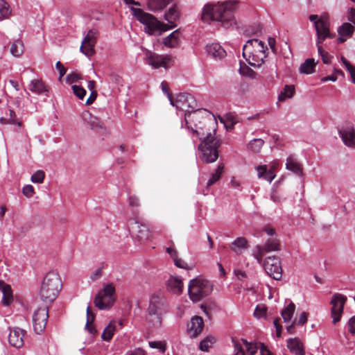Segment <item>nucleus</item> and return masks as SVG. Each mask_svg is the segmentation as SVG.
Instances as JSON below:
<instances>
[{
    "label": "nucleus",
    "instance_id": "1",
    "mask_svg": "<svg viewBox=\"0 0 355 355\" xmlns=\"http://www.w3.org/2000/svg\"><path fill=\"white\" fill-rule=\"evenodd\" d=\"M235 6L236 3L232 1L217 4L206 3L201 10V20L205 23L216 21L225 29L232 28L236 24Z\"/></svg>",
    "mask_w": 355,
    "mask_h": 355
},
{
    "label": "nucleus",
    "instance_id": "48",
    "mask_svg": "<svg viewBox=\"0 0 355 355\" xmlns=\"http://www.w3.org/2000/svg\"><path fill=\"white\" fill-rule=\"evenodd\" d=\"M45 178V174L43 171L38 170L34 173L31 176V181L33 183H42Z\"/></svg>",
    "mask_w": 355,
    "mask_h": 355
},
{
    "label": "nucleus",
    "instance_id": "37",
    "mask_svg": "<svg viewBox=\"0 0 355 355\" xmlns=\"http://www.w3.org/2000/svg\"><path fill=\"white\" fill-rule=\"evenodd\" d=\"M295 310V305L294 303L291 302L286 307H285L281 312L282 318L285 322L291 321L293 313Z\"/></svg>",
    "mask_w": 355,
    "mask_h": 355
},
{
    "label": "nucleus",
    "instance_id": "51",
    "mask_svg": "<svg viewBox=\"0 0 355 355\" xmlns=\"http://www.w3.org/2000/svg\"><path fill=\"white\" fill-rule=\"evenodd\" d=\"M266 311L265 306H257L254 311V316L257 318H261L266 314Z\"/></svg>",
    "mask_w": 355,
    "mask_h": 355
},
{
    "label": "nucleus",
    "instance_id": "19",
    "mask_svg": "<svg viewBox=\"0 0 355 355\" xmlns=\"http://www.w3.org/2000/svg\"><path fill=\"white\" fill-rule=\"evenodd\" d=\"M181 6L179 3H174L164 14V19L169 25L168 30L172 29L176 26L175 21L180 17Z\"/></svg>",
    "mask_w": 355,
    "mask_h": 355
},
{
    "label": "nucleus",
    "instance_id": "50",
    "mask_svg": "<svg viewBox=\"0 0 355 355\" xmlns=\"http://www.w3.org/2000/svg\"><path fill=\"white\" fill-rule=\"evenodd\" d=\"M72 89L73 94L80 99H83L86 95V90L80 86L74 85L72 86Z\"/></svg>",
    "mask_w": 355,
    "mask_h": 355
},
{
    "label": "nucleus",
    "instance_id": "6",
    "mask_svg": "<svg viewBox=\"0 0 355 355\" xmlns=\"http://www.w3.org/2000/svg\"><path fill=\"white\" fill-rule=\"evenodd\" d=\"M132 15L144 26L148 35H161L168 30V25L158 21L153 15L145 12L140 8L130 7Z\"/></svg>",
    "mask_w": 355,
    "mask_h": 355
},
{
    "label": "nucleus",
    "instance_id": "32",
    "mask_svg": "<svg viewBox=\"0 0 355 355\" xmlns=\"http://www.w3.org/2000/svg\"><path fill=\"white\" fill-rule=\"evenodd\" d=\"M230 248L236 254H240L243 250L248 249V241L244 237H239L231 243Z\"/></svg>",
    "mask_w": 355,
    "mask_h": 355
},
{
    "label": "nucleus",
    "instance_id": "25",
    "mask_svg": "<svg viewBox=\"0 0 355 355\" xmlns=\"http://www.w3.org/2000/svg\"><path fill=\"white\" fill-rule=\"evenodd\" d=\"M206 51L208 55L216 60H220L226 56V51L218 43L207 44Z\"/></svg>",
    "mask_w": 355,
    "mask_h": 355
},
{
    "label": "nucleus",
    "instance_id": "15",
    "mask_svg": "<svg viewBox=\"0 0 355 355\" xmlns=\"http://www.w3.org/2000/svg\"><path fill=\"white\" fill-rule=\"evenodd\" d=\"M170 57L167 55H159L149 50L145 51V62L153 68L167 67Z\"/></svg>",
    "mask_w": 355,
    "mask_h": 355
},
{
    "label": "nucleus",
    "instance_id": "26",
    "mask_svg": "<svg viewBox=\"0 0 355 355\" xmlns=\"http://www.w3.org/2000/svg\"><path fill=\"white\" fill-rule=\"evenodd\" d=\"M181 33L177 29L163 39L162 43L168 48H178L181 42Z\"/></svg>",
    "mask_w": 355,
    "mask_h": 355
},
{
    "label": "nucleus",
    "instance_id": "41",
    "mask_svg": "<svg viewBox=\"0 0 355 355\" xmlns=\"http://www.w3.org/2000/svg\"><path fill=\"white\" fill-rule=\"evenodd\" d=\"M224 165L223 164H218L215 172L211 175V178L207 183V187H209L220 178L222 173H223Z\"/></svg>",
    "mask_w": 355,
    "mask_h": 355
},
{
    "label": "nucleus",
    "instance_id": "53",
    "mask_svg": "<svg viewBox=\"0 0 355 355\" xmlns=\"http://www.w3.org/2000/svg\"><path fill=\"white\" fill-rule=\"evenodd\" d=\"M318 53L321 56L322 60L324 64H329L331 62V58L333 57L331 55H329L328 52L322 49V51L320 52H318Z\"/></svg>",
    "mask_w": 355,
    "mask_h": 355
},
{
    "label": "nucleus",
    "instance_id": "46",
    "mask_svg": "<svg viewBox=\"0 0 355 355\" xmlns=\"http://www.w3.org/2000/svg\"><path fill=\"white\" fill-rule=\"evenodd\" d=\"M9 114L10 117L8 119L5 118H1V123L3 124L7 123L11 124H17L19 127H20L21 125V123L20 121H18V120L16 119V114L14 110H9Z\"/></svg>",
    "mask_w": 355,
    "mask_h": 355
},
{
    "label": "nucleus",
    "instance_id": "61",
    "mask_svg": "<svg viewBox=\"0 0 355 355\" xmlns=\"http://www.w3.org/2000/svg\"><path fill=\"white\" fill-rule=\"evenodd\" d=\"M261 355H274L268 347L262 343H258Z\"/></svg>",
    "mask_w": 355,
    "mask_h": 355
},
{
    "label": "nucleus",
    "instance_id": "58",
    "mask_svg": "<svg viewBox=\"0 0 355 355\" xmlns=\"http://www.w3.org/2000/svg\"><path fill=\"white\" fill-rule=\"evenodd\" d=\"M166 252L171 256L173 260L178 256V252L173 243L166 248Z\"/></svg>",
    "mask_w": 355,
    "mask_h": 355
},
{
    "label": "nucleus",
    "instance_id": "18",
    "mask_svg": "<svg viewBox=\"0 0 355 355\" xmlns=\"http://www.w3.org/2000/svg\"><path fill=\"white\" fill-rule=\"evenodd\" d=\"M338 133L343 143L348 147L355 146V130L353 126L347 125L338 130Z\"/></svg>",
    "mask_w": 355,
    "mask_h": 355
},
{
    "label": "nucleus",
    "instance_id": "28",
    "mask_svg": "<svg viewBox=\"0 0 355 355\" xmlns=\"http://www.w3.org/2000/svg\"><path fill=\"white\" fill-rule=\"evenodd\" d=\"M0 291L3 294L2 304L4 306H9L13 301V295L11 286L0 280Z\"/></svg>",
    "mask_w": 355,
    "mask_h": 355
},
{
    "label": "nucleus",
    "instance_id": "35",
    "mask_svg": "<svg viewBox=\"0 0 355 355\" xmlns=\"http://www.w3.org/2000/svg\"><path fill=\"white\" fill-rule=\"evenodd\" d=\"M257 170L258 173V177L259 178H263L271 182L275 178V174L274 172L271 170H267V166L266 165L258 166Z\"/></svg>",
    "mask_w": 355,
    "mask_h": 355
},
{
    "label": "nucleus",
    "instance_id": "20",
    "mask_svg": "<svg viewBox=\"0 0 355 355\" xmlns=\"http://www.w3.org/2000/svg\"><path fill=\"white\" fill-rule=\"evenodd\" d=\"M81 117L85 126L91 130H97L103 128L101 121L89 111H83Z\"/></svg>",
    "mask_w": 355,
    "mask_h": 355
},
{
    "label": "nucleus",
    "instance_id": "24",
    "mask_svg": "<svg viewBox=\"0 0 355 355\" xmlns=\"http://www.w3.org/2000/svg\"><path fill=\"white\" fill-rule=\"evenodd\" d=\"M354 31V27L349 23H343L338 28V33L339 37L337 39L338 43L345 42L347 38L352 36Z\"/></svg>",
    "mask_w": 355,
    "mask_h": 355
},
{
    "label": "nucleus",
    "instance_id": "34",
    "mask_svg": "<svg viewBox=\"0 0 355 355\" xmlns=\"http://www.w3.org/2000/svg\"><path fill=\"white\" fill-rule=\"evenodd\" d=\"M316 63L313 58L306 59L300 67V72L302 73L311 74L315 71Z\"/></svg>",
    "mask_w": 355,
    "mask_h": 355
},
{
    "label": "nucleus",
    "instance_id": "2",
    "mask_svg": "<svg viewBox=\"0 0 355 355\" xmlns=\"http://www.w3.org/2000/svg\"><path fill=\"white\" fill-rule=\"evenodd\" d=\"M195 128L191 127L192 131L196 134L201 143L198 146L200 151V159L205 163H213L218 157V148L220 146V141L216 137V130L212 132H205L204 129L197 123L194 124Z\"/></svg>",
    "mask_w": 355,
    "mask_h": 355
},
{
    "label": "nucleus",
    "instance_id": "23",
    "mask_svg": "<svg viewBox=\"0 0 355 355\" xmlns=\"http://www.w3.org/2000/svg\"><path fill=\"white\" fill-rule=\"evenodd\" d=\"M287 347L294 355H305V347L303 342L298 338H289L287 340Z\"/></svg>",
    "mask_w": 355,
    "mask_h": 355
},
{
    "label": "nucleus",
    "instance_id": "11",
    "mask_svg": "<svg viewBox=\"0 0 355 355\" xmlns=\"http://www.w3.org/2000/svg\"><path fill=\"white\" fill-rule=\"evenodd\" d=\"M263 266L266 273L275 280H280L282 277V268L280 259L275 257H268L263 262Z\"/></svg>",
    "mask_w": 355,
    "mask_h": 355
},
{
    "label": "nucleus",
    "instance_id": "5",
    "mask_svg": "<svg viewBox=\"0 0 355 355\" xmlns=\"http://www.w3.org/2000/svg\"><path fill=\"white\" fill-rule=\"evenodd\" d=\"M62 288L59 275L55 272H48L41 284L40 295L46 303L53 302L58 295Z\"/></svg>",
    "mask_w": 355,
    "mask_h": 355
},
{
    "label": "nucleus",
    "instance_id": "39",
    "mask_svg": "<svg viewBox=\"0 0 355 355\" xmlns=\"http://www.w3.org/2000/svg\"><path fill=\"white\" fill-rule=\"evenodd\" d=\"M220 121L223 123L227 129H232L238 123L236 117L232 113L227 114L223 118L220 117Z\"/></svg>",
    "mask_w": 355,
    "mask_h": 355
},
{
    "label": "nucleus",
    "instance_id": "16",
    "mask_svg": "<svg viewBox=\"0 0 355 355\" xmlns=\"http://www.w3.org/2000/svg\"><path fill=\"white\" fill-rule=\"evenodd\" d=\"M147 310L164 315L168 311L167 302L164 296L153 294L150 296Z\"/></svg>",
    "mask_w": 355,
    "mask_h": 355
},
{
    "label": "nucleus",
    "instance_id": "42",
    "mask_svg": "<svg viewBox=\"0 0 355 355\" xmlns=\"http://www.w3.org/2000/svg\"><path fill=\"white\" fill-rule=\"evenodd\" d=\"M295 87L293 85H286L284 90L279 94L278 100L284 101L287 98H291L293 96Z\"/></svg>",
    "mask_w": 355,
    "mask_h": 355
},
{
    "label": "nucleus",
    "instance_id": "43",
    "mask_svg": "<svg viewBox=\"0 0 355 355\" xmlns=\"http://www.w3.org/2000/svg\"><path fill=\"white\" fill-rule=\"evenodd\" d=\"M95 318L94 314L91 311L90 306H88L87 308V322L85 324V328L88 329L89 332L92 334H94L96 332V330L89 326V324L93 322Z\"/></svg>",
    "mask_w": 355,
    "mask_h": 355
},
{
    "label": "nucleus",
    "instance_id": "21",
    "mask_svg": "<svg viewBox=\"0 0 355 355\" xmlns=\"http://www.w3.org/2000/svg\"><path fill=\"white\" fill-rule=\"evenodd\" d=\"M315 28L316 34L324 35L329 36V38H334L335 37V34L330 32L329 18L325 15L320 17L319 21L315 24Z\"/></svg>",
    "mask_w": 355,
    "mask_h": 355
},
{
    "label": "nucleus",
    "instance_id": "7",
    "mask_svg": "<svg viewBox=\"0 0 355 355\" xmlns=\"http://www.w3.org/2000/svg\"><path fill=\"white\" fill-rule=\"evenodd\" d=\"M127 224L131 236L135 241L144 243L151 237V231L144 223L143 218L139 216V212L134 211L133 217L128 219Z\"/></svg>",
    "mask_w": 355,
    "mask_h": 355
},
{
    "label": "nucleus",
    "instance_id": "9",
    "mask_svg": "<svg viewBox=\"0 0 355 355\" xmlns=\"http://www.w3.org/2000/svg\"><path fill=\"white\" fill-rule=\"evenodd\" d=\"M116 300L115 287L112 283L103 286L94 298V303L100 310L110 309Z\"/></svg>",
    "mask_w": 355,
    "mask_h": 355
},
{
    "label": "nucleus",
    "instance_id": "57",
    "mask_svg": "<svg viewBox=\"0 0 355 355\" xmlns=\"http://www.w3.org/2000/svg\"><path fill=\"white\" fill-rule=\"evenodd\" d=\"M128 204L132 207H139L140 206L139 198L135 196H130L128 197Z\"/></svg>",
    "mask_w": 355,
    "mask_h": 355
},
{
    "label": "nucleus",
    "instance_id": "33",
    "mask_svg": "<svg viewBox=\"0 0 355 355\" xmlns=\"http://www.w3.org/2000/svg\"><path fill=\"white\" fill-rule=\"evenodd\" d=\"M173 0H147L148 8L153 12H157L165 8Z\"/></svg>",
    "mask_w": 355,
    "mask_h": 355
},
{
    "label": "nucleus",
    "instance_id": "8",
    "mask_svg": "<svg viewBox=\"0 0 355 355\" xmlns=\"http://www.w3.org/2000/svg\"><path fill=\"white\" fill-rule=\"evenodd\" d=\"M211 291V284L209 281L200 278L191 280L188 286L189 297L193 302H196L209 295Z\"/></svg>",
    "mask_w": 355,
    "mask_h": 355
},
{
    "label": "nucleus",
    "instance_id": "13",
    "mask_svg": "<svg viewBox=\"0 0 355 355\" xmlns=\"http://www.w3.org/2000/svg\"><path fill=\"white\" fill-rule=\"evenodd\" d=\"M346 301L347 297L343 294L334 293L333 295L330 304L331 305V313L334 324L340 320Z\"/></svg>",
    "mask_w": 355,
    "mask_h": 355
},
{
    "label": "nucleus",
    "instance_id": "4",
    "mask_svg": "<svg viewBox=\"0 0 355 355\" xmlns=\"http://www.w3.org/2000/svg\"><path fill=\"white\" fill-rule=\"evenodd\" d=\"M266 49L262 41L251 39L243 47V56L250 65L259 67L266 58Z\"/></svg>",
    "mask_w": 355,
    "mask_h": 355
},
{
    "label": "nucleus",
    "instance_id": "56",
    "mask_svg": "<svg viewBox=\"0 0 355 355\" xmlns=\"http://www.w3.org/2000/svg\"><path fill=\"white\" fill-rule=\"evenodd\" d=\"M316 35H317L316 46L318 48V51L320 52L322 51V49H323L322 46V44L327 38H329V36H326L324 35H320V34H316Z\"/></svg>",
    "mask_w": 355,
    "mask_h": 355
},
{
    "label": "nucleus",
    "instance_id": "60",
    "mask_svg": "<svg viewBox=\"0 0 355 355\" xmlns=\"http://www.w3.org/2000/svg\"><path fill=\"white\" fill-rule=\"evenodd\" d=\"M80 78V75L77 73H71L67 76V81L69 83L77 82Z\"/></svg>",
    "mask_w": 355,
    "mask_h": 355
},
{
    "label": "nucleus",
    "instance_id": "3",
    "mask_svg": "<svg viewBox=\"0 0 355 355\" xmlns=\"http://www.w3.org/2000/svg\"><path fill=\"white\" fill-rule=\"evenodd\" d=\"M172 105L185 112L184 119L188 128H190L189 121H197L201 117L202 112H207L205 109L201 110L197 108L196 98L192 95L187 93H180L178 94L175 99H173V105Z\"/></svg>",
    "mask_w": 355,
    "mask_h": 355
},
{
    "label": "nucleus",
    "instance_id": "31",
    "mask_svg": "<svg viewBox=\"0 0 355 355\" xmlns=\"http://www.w3.org/2000/svg\"><path fill=\"white\" fill-rule=\"evenodd\" d=\"M167 288L173 293H181L183 288L182 279L178 277H171L167 281Z\"/></svg>",
    "mask_w": 355,
    "mask_h": 355
},
{
    "label": "nucleus",
    "instance_id": "40",
    "mask_svg": "<svg viewBox=\"0 0 355 355\" xmlns=\"http://www.w3.org/2000/svg\"><path fill=\"white\" fill-rule=\"evenodd\" d=\"M216 340L215 337L207 336L200 342L199 349L202 352H208Z\"/></svg>",
    "mask_w": 355,
    "mask_h": 355
},
{
    "label": "nucleus",
    "instance_id": "47",
    "mask_svg": "<svg viewBox=\"0 0 355 355\" xmlns=\"http://www.w3.org/2000/svg\"><path fill=\"white\" fill-rule=\"evenodd\" d=\"M148 344L150 348L158 349L163 353L166 349V343L165 341H150Z\"/></svg>",
    "mask_w": 355,
    "mask_h": 355
},
{
    "label": "nucleus",
    "instance_id": "54",
    "mask_svg": "<svg viewBox=\"0 0 355 355\" xmlns=\"http://www.w3.org/2000/svg\"><path fill=\"white\" fill-rule=\"evenodd\" d=\"M22 193L27 198H31L34 194V188L31 184L26 185L22 189Z\"/></svg>",
    "mask_w": 355,
    "mask_h": 355
},
{
    "label": "nucleus",
    "instance_id": "64",
    "mask_svg": "<svg viewBox=\"0 0 355 355\" xmlns=\"http://www.w3.org/2000/svg\"><path fill=\"white\" fill-rule=\"evenodd\" d=\"M128 355H146V352L141 348H137L134 350L129 351Z\"/></svg>",
    "mask_w": 355,
    "mask_h": 355
},
{
    "label": "nucleus",
    "instance_id": "49",
    "mask_svg": "<svg viewBox=\"0 0 355 355\" xmlns=\"http://www.w3.org/2000/svg\"><path fill=\"white\" fill-rule=\"evenodd\" d=\"M242 341L245 344L246 350L249 355H254L257 351V349H259V345L258 343H257L256 345H253L252 343H249L246 340L243 339Z\"/></svg>",
    "mask_w": 355,
    "mask_h": 355
},
{
    "label": "nucleus",
    "instance_id": "59",
    "mask_svg": "<svg viewBox=\"0 0 355 355\" xmlns=\"http://www.w3.org/2000/svg\"><path fill=\"white\" fill-rule=\"evenodd\" d=\"M347 326L349 332L352 335H355V315L349 320Z\"/></svg>",
    "mask_w": 355,
    "mask_h": 355
},
{
    "label": "nucleus",
    "instance_id": "36",
    "mask_svg": "<svg viewBox=\"0 0 355 355\" xmlns=\"http://www.w3.org/2000/svg\"><path fill=\"white\" fill-rule=\"evenodd\" d=\"M115 323V321H111L109 323V324L105 328L101 335V338L103 340L110 341L112 338L114 331L116 330Z\"/></svg>",
    "mask_w": 355,
    "mask_h": 355
},
{
    "label": "nucleus",
    "instance_id": "52",
    "mask_svg": "<svg viewBox=\"0 0 355 355\" xmlns=\"http://www.w3.org/2000/svg\"><path fill=\"white\" fill-rule=\"evenodd\" d=\"M173 262L174 264L180 268H183L186 270L190 269L187 263H186L182 259L179 258L178 256L173 259Z\"/></svg>",
    "mask_w": 355,
    "mask_h": 355
},
{
    "label": "nucleus",
    "instance_id": "30",
    "mask_svg": "<svg viewBox=\"0 0 355 355\" xmlns=\"http://www.w3.org/2000/svg\"><path fill=\"white\" fill-rule=\"evenodd\" d=\"M286 168L295 174L302 176L303 175V168L302 164L292 155L286 159Z\"/></svg>",
    "mask_w": 355,
    "mask_h": 355
},
{
    "label": "nucleus",
    "instance_id": "45",
    "mask_svg": "<svg viewBox=\"0 0 355 355\" xmlns=\"http://www.w3.org/2000/svg\"><path fill=\"white\" fill-rule=\"evenodd\" d=\"M11 10L10 6L5 0H0V19H3L10 15Z\"/></svg>",
    "mask_w": 355,
    "mask_h": 355
},
{
    "label": "nucleus",
    "instance_id": "29",
    "mask_svg": "<svg viewBox=\"0 0 355 355\" xmlns=\"http://www.w3.org/2000/svg\"><path fill=\"white\" fill-rule=\"evenodd\" d=\"M28 89L33 93L40 95L49 92V87L41 80H32L29 84Z\"/></svg>",
    "mask_w": 355,
    "mask_h": 355
},
{
    "label": "nucleus",
    "instance_id": "17",
    "mask_svg": "<svg viewBox=\"0 0 355 355\" xmlns=\"http://www.w3.org/2000/svg\"><path fill=\"white\" fill-rule=\"evenodd\" d=\"M204 328V321L200 316H193L187 324V332L189 337H198Z\"/></svg>",
    "mask_w": 355,
    "mask_h": 355
},
{
    "label": "nucleus",
    "instance_id": "38",
    "mask_svg": "<svg viewBox=\"0 0 355 355\" xmlns=\"http://www.w3.org/2000/svg\"><path fill=\"white\" fill-rule=\"evenodd\" d=\"M24 51V44L21 40H17L14 41L10 48V53L15 57L21 56Z\"/></svg>",
    "mask_w": 355,
    "mask_h": 355
},
{
    "label": "nucleus",
    "instance_id": "12",
    "mask_svg": "<svg viewBox=\"0 0 355 355\" xmlns=\"http://www.w3.org/2000/svg\"><path fill=\"white\" fill-rule=\"evenodd\" d=\"M49 318V309L46 306L39 307L33 315V325L35 332L37 334L42 333L46 326Z\"/></svg>",
    "mask_w": 355,
    "mask_h": 355
},
{
    "label": "nucleus",
    "instance_id": "27",
    "mask_svg": "<svg viewBox=\"0 0 355 355\" xmlns=\"http://www.w3.org/2000/svg\"><path fill=\"white\" fill-rule=\"evenodd\" d=\"M164 315L147 310L146 322L148 327L159 328L162 324Z\"/></svg>",
    "mask_w": 355,
    "mask_h": 355
},
{
    "label": "nucleus",
    "instance_id": "55",
    "mask_svg": "<svg viewBox=\"0 0 355 355\" xmlns=\"http://www.w3.org/2000/svg\"><path fill=\"white\" fill-rule=\"evenodd\" d=\"M161 87H162L163 92L167 96L168 98L169 99L171 104L173 105V98H172V96L168 91V87L167 83L165 81H163L161 83Z\"/></svg>",
    "mask_w": 355,
    "mask_h": 355
},
{
    "label": "nucleus",
    "instance_id": "44",
    "mask_svg": "<svg viewBox=\"0 0 355 355\" xmlns=\"http://www.w3.org/2000/svg\"><path fill=\"white\" fill-rule=\"evenodd\" d=\"M264 141L261 139H254L248 144V148L254 153L260 152Z\"/></svg>",
    "mask_w": 355,
    "mask_h": 355
},
{
    "label": "nucleus",
    "instance_id": "10",
    "mask_svg": "<svg viewBox=\"0 0 355 355\" xmlns=\"http://www.w3.org/2000/svg\"><path fill=\"white\" fill-rule=\"evenodd\" d=\"M279 241L276 237L267 239L263 245H257L253 249L252 255L259 264L262 263L263 257L267 252L280 250Z\"/></svg>",
    "mask_w": 355,
    "mask_h": 355
},
{
    "label": "nucleus",
    "instance_id": "62",
    "mask_svg": "<svg viewBox=\"0 0 355 355\" xmlns=\"http://www.w3.org/2000/svg\"><path fill=\"white\" fill-rule=\"evenodd\" d=\"M234 355H245V352L241 344L234 341Z\"/></svg>",
    "mask_w": 355,
    "mask_h": 355
},
{
    "label": "nucleus",
    "instance_id": "22",
    "mask_svg": "<svg viewBox=\"0 0 355 355\" xmlns=\"http://www.w3.org/2000/svg\"><path fill=\"white\" fill-rule=\"evenodd\" d=\"M25 334L26 331L19 328H14L10 330L8 336L10 344L17 348L23 346Z\"/></svg>",
    "mask_w": 355,
    "mask_h": 355
},
{
    "label": "nucleus",
    "instance_id": "14",
    "mask_svg": "<svg viewBox=\"0 0 355 355\" xmlns=\"http://www.w3.org/2000/svg\"><path fill=\"white\" fill-rule=\"evenodd\" d=\"M98 36V31L96 29H91L83 38L80 50L86 56L90 57L94 54V46Z\"/></svg>",
    "mask_w": 355,
    "mask_h": 355
},
{
    "label": "nucleus",
    "instance_id": "63",
    "mask_svg": "<svg viewBox=\"0 0 355 355\" xmlns=\"http://www.w3.org/2000/svg\"><path fill=\"white\" fill-rule=\"evenodd\" d=\"M56 69L60 73V78H61L67 72V69L62 64L60 61H58L55 64Z\"/></svg>",
    "mask_w": 355,
    "mask_h": 355
}]
</instances>
